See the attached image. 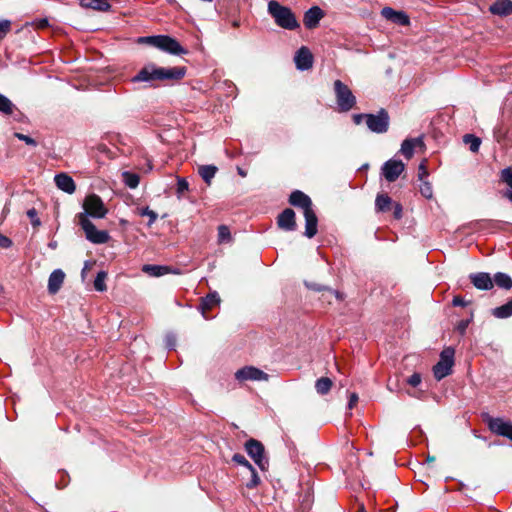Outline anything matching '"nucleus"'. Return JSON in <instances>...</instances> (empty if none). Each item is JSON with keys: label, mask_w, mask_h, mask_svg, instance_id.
I'll use <instances>...</instances> for the list:
<instances>
[{"label": "nucleus", "mask_w": 512, "mask_h": 512, "mask_svg": "<svg viewBox=\"0 0 512 512\" xmlns=\"http://www.w3.org/2000/svg\"><path fill=\"white\" fill-rule=\"evenodd\" d=\"M185 74V67H160L154 63H148L132 77L131 81L146 83L148 87H157L159 82L179 81Z\"/></svg>", "instance_id": "nucleus-1"}, {"label": "nucleus", "mask_w": 512, "mask_h": 512, "mask_svg": "<svg viewBox=\"0 0 512 512\" xmlns=\"http://www.w3.org/2000/svg\"><path fill=\"white\" fill-rule=\"evenodd\" d=\"M289 203L303 209L305 217V232L307 238H313L317 234L318 219L312 208V201L305 193L295 190L290 194Z\"/></svg>", "instance_id": "nucleus-2"}, {"label": "nucleus", "mask_w": 512, "mask_h": 512, "mask_svg": "<svg viewBox=\"0 0 512 512\" xmlns=\"http://www.w3.org/2000/svg\"><path fill=\"white\" fill-rule=\"evenodd\" d=\"M268 13L274 19L275 23L283 29L296 30L300 27L292 10L275 0H271L268 3Z\"/></svg>", "instance_id": "nucleus-3"}, {"label": "nucleus", "mask_w": 512, "mask_h": 512, "mask_svg": "<svg viewBox=\"0 0 512 512\" xmlns=\"http://www.w3.org/2000/svg\"><path fill=\"white\" fill-rule=\"evenodd\" d=\"M75 219L83 229L86 239L91 243L104 244L110 240L109 233L105 230H98L85 213H78Z\"/></svg>", "instance_id": "nucleus-4"}, {"label": "nucleus", "mask_w": 512, "mask_h": 512, "mask_svg": "<svg viewBox=\"0 0 512 512\" xmlns=\"http://www.w3.org/2000/svg\"><path fill=\"white\" fill-rule=\"evenodd\" d=\"M336 103L342 112L350 111L356 104V97L349 87L340 80L334 82Z\"/></svg>", "instance_id": "nucleus-5"}, {"label": "nucleus", "mask_w": 512, "mask_h": 512, "mask_svg": "<svg viewBox=\"0 0 512 512\" xmlns=\"http://www.w3.org/2000/svg\"><path fill=\"white\" fill-rule=\"evenodd\" d=\"M454 355L455 350L452 347H447L440 353V359L433 367L434 377L437 380H441L451 374L454 365Z\"/></svg>", "instance_id": "nucleus-6"}, {"label": "nucleus", "mask_w": 512, "mask_h": 512, "mask_svg": "<svg viewBox=\"0 0 512 512\" xmlns=\"http://www.w3.org/2000/svg\"><path fill=\"white\" fill-rule=\"evenodd\" d=\"M82 207L84 209L82 213H85L86 217L88 218L90 216L93 218L102 219L108 213V209L105 207L102 199L96 194L86 196Z\"/></svg>", "instance_id": "nucleus-7"}, {"label": "nucleus", "mask_w": 512, "mask_h": 512, "mask_svg": "<svg viewBox=\"0 0 512 512\" xmlns=\"http://www.w3.org/2000/svg\"><path fill=\"white\" fill-rule=\"evenodd\" d=\"M247 454L253 459L261 470L268 468V459L265 457L263 444L256 439H249L245 443Z\"/></svg>", "instance_id": "nucleus-8"}, {"label": "nucleus", "mask_w": 512, "mask_h": 512, "mask_svg": "<svg viewBox=\"0 0 512 512\" xmlns=\"http://www.w3.org/2000/svg\"><path fill=\"white\" fill-rule=\"evenodd\" d=\"M389 115L385 109H381L377 114L366 115V125L368 129L377 134L387 132L389 128Z\"/></svg>", "instance_id": "nucleus-9"}, {"label": "nucleus", "mask_w": 512, "mask_h": 512, "mask_svg": "<svg viewBox=\"0 0 512 512\" xmlns=\"http://www.w3.org/2000/svg\"><path fill=\"white\" fill-rule=\"evenodd\" d=\"M405 165L401 160L390 159L381 167V174L388 182H394L402 174Z\"/></svg>", "instance_id": "nucleus-10"}, {"label": "nucleus", "mask_w": 512, "mask_h": 512, "mask_svg": "<svg viewBox=\"0 0 512 512\" xmlns=\"http://www.w3.org/2000/svg\"><path fill=\"white\" fill-rule=\"evenodd\" d=\"M235 378L238 381H267L269 379V375L264 371L253 367V366H245L235 373Z\"/></svg>", "instance_id": "nucleus-11"}, {"label": "nucleus", "mask_w": 512, "mask_h": 512, "mask_svg": "<svg viewBox=\"0 0 512 512\" xmlns=\"http://www.w3.org/2000/svg\"><path fill=\"white\" fill-rule=\"evenodd\" d=\"M158 49L173 55H182L187 53V50L183 48L176 39L168 35H160Z\"/></svg>", "instance_id": "nucleus-12"}, {"label": "nucleus", "mask_w": 512, "mask_h": 512, "mask_svg": "<svg viewBox=\"0 0 512 512\" xmlns=\"http://www.w3.org/2000/svg\"><path fill=\"white\" fill-rule=\"evenodd\" d=\"M294 61L297 69L299 70H308L313 65V55L310 50L302 46L295 54Z\"/></svg>", "instance_id": "nucleus-13"}, {"label": "nucleus", "mask_w": 512, "mask_h": 512, "mask_svg": "<svg viewBox=\"0 0 512 512\" xmlns=\"http://www.w3.org/2000/svg\"><path fill=\"white\" fill-rule=\"evenodd\" d=\"M277 225L285 231H294L297 227L295 212L290 208L283 210L277 217Z\"/></svg>", "instance_id": "nucleus-14"}, {"label": "nucleus", "mask_w": 512, "mask_h": 512, "mask_svg": "<svg viewBox=\"0 0 512 512\" xmlns=\"http://www.w3.org/2000/svg\"><path fill=\"white\" fill-rule=\"evenodd\" d=\"M489 428L498 435L504 436L512 440V423L504 421L501 418L491 419Z\"/></svg>", "instance_id": "nucleus-15"}, {"label": "nucleus", "mask_w": 512, "mask_h": 512, "mask_svg": "<svg viewBox=\"0 0 512 512\" xmlns=\"http://www.w3.org/2000/svg\"><path fill=\"white\" fill-rule=\"evenodd\" d=\"M381 14L387 20H390L391 22L398 25L406 26L410 22L406 13L402 11H395L390 7H384L381 11Z\"/></svg>", "instance_id": "nucleus-16"}, {"label": "nucleus", "mask_w": 512, "mask_h": 512, "mask_svg": "<svg viewBox=\"0 0 512 512\" xmlns=\"http://www.w3.org/2000/svg\"><path fill=\"white\" fill-rule=\"evenodd\" d=\"M423 137L405 139L401 144L400 152L407 158H412L415 148H424Z\"/></svg>", "instance_id": "nucleus-17"}, {"label": "nucleus", "mask_w": 512, "mask_h": 512, "mask_svg": "<svg viewBox=\"0 0 512 512\" xmlns=\"http://www.w3.org/2000/svg\"><path fill=\"white\" fill-rule=\"evenodd\" d=\"M472 284L480 290H490L493 288V280L489 273L479 272L470 275Z\"/></svg>", "instance_id": "nucleus-18"}, {"label": "nucleus", "mask_w": 512, "mask_h": 512, "mask_svg": "<svg viewBox=\"0 0 512 512\" xmlns=\"http://www.w3.org/2000/svg\"><path fill=\"white\" fill-rule=\"evenodd\" d=\"M323 17V11L318 6H313L304 14V25L308 29L315 28Z\"/></svg>", "instance_id": "nucleus-19"}, {"label": "nucleus", "mask_w": 512, "mask_h": 512, "mask_svg": "<svg viewBox=\"0 0 512 512\" xmlns=\"http://www.w3.org/2000/svg\"><path fill=\"white\" fill-rule=\"evenodd\" d=\"M54 181H55L56 186L60 190L66 192L68 194H72L75 192V189H76L75 182L72 179V177H70L69 175H67L65 173L57 174L54 177Z\"/></svg>", "instance_id": "nucleus-20"}, {"label": "nucleus", "mask_w": 512, "mask_h": 512, "mask_svg": "<svg viewBox=\"0 0 512 512\" xmlns=\"http://www.w3.org/2000/svg\"><path fill=\"white\" fill-rule=\"evenodd\" d=\"M489 11L497 16H508L512 14L511 0H496L490 7Z\"/></svg>", "instance_id": "nucleus-21"}, {"label": "nucleus", "mask_w": 512, "mask_h": 512, "mask_svg": "<svg viewBox=\"0 0 512 512\" xmlns=\"http://www.w3.org/2000/svg\"><path fill=\"white\" fill-rule=\"evenodd\" d=\"M64 278L65 273L61 269H56L50 274L48 279V291L50 294H56L60 290Z\"/></svg>", "instance_id": "nucleus-22"}, {"label": "nucleus", "mask_w": 512, "mask_h": 512, "mask_svg": "<svg viewBox=\"0 0 512 512\" xmlns=\"http://www.w3.org/2000/svg\"><path fill=\"white\" fill-rule=\"evenodd\" d=\"M220 303V297L217 292L209 293L206 297L202 298L199 305V311L205 319H209L206 314L207 310L212 309Z\"/></svg>", "instance_id": "nucleus-23"}, {"label": "nucleus", "mask_w": 512, "mask_h": 512, "mask_svg": "<svg viewBox=\"0 0 512 512\" xmlns=\"http://www.w3.org/2000/svg\"><path fill=\"white\" fill-rule=\"evenodd\" d=\"M110 0H80V4L86 8L99 11H108L111 8Z\"/></svg>", "instance_id": "nucleus-24"}, {"label": "nucleus", "mask_w": 512, "mask_h": 512, "mask_svg": "<svg viewBox=\"0 0 512 512\" xmlns=\"http://www.w3.org/2000/svg\"><path fill=\"white\" fill-rule=\"evenodd\" d=\"M218 168L214 165H201L198 168V173L207 185L211 184Z\"/></svg>", "instance_id": "nucleus-25"}, {"label": "nucleus", "mask_w": 512, "mask_h": 512, "mask_svg": "<svg viewBox=\"0 0 512 512\" xmlns=\"http://www.w3.org/2000/svg\"><path fill=\"white\" fill-rule=\"evenodd\" d=\"M492 280L493 284L495 283L499 288L506 290L512 288V278L506 273L498 272L494 275Z\"/></svg>", "instance_id": "nucleus-26"}, {"label": "nucleus", "mask_w": 512, "mask_h": 512, "mask_svg": "<svg viewBox=\"0 0 512 512\" xmlns=\"http://www.w3.org/2000/svg\"><path fill=\"white\" fill-rule=\"evenodd\" d=\"M492 315L499 319H505L512 316V299L504 305L492 309Z\"/></svg>", "instance_id": "nucleus-27"}, {"label": "nucleus", "mask_w": 512, "mask_h": 512, "mask_svg": "<svg viewBox=\"0 0 512 512\" xmlns=\"http://www.w3.org/2000/svg\"><path fill=\"white\" fill-rule=\"evenodd\" d=\"M392 199L387 194H378L375 200V208L378 212L390 210Z\"/></svg>", "instance_id": "nucleus-28"}, {"label": "nucleus", "mask_w": 512, "mask_h": 512, "mask_svg": "<svg viewBox=\"0 0 512 512\" xmlns=\"http://www.w3.org/2000/svg\"><path fill=\"white\" fill-rule=\"evenodd\" d=\"M16 110L17 108L12 101L0 93V113L4 115H13Z\"/></svg>", "instance_id": "nucleus-29"}, {"label": "nucleus", "mask_w": 512, "mask_h": 512, "mask_svg": "<svg viewBox=\"0 0 512 512\" xmlns=\"http://www.w3.org/2000/svg\"><path fill=\"white\" fill-rule=\"evenodd\" d=\"M332 384H333V382L330 378L321 377L316 381L315 389L318 394L326 395L330 391Z\"/></svg>", "instance_id": "nucleus-30"}, {"label": "nucleus", "mask_w": 512, "mask_h": 512, "mask_svg": "<svg viewBox=\"0 0 512 512\" xmlns=\"http://www.w3.org/2000/svg\"><path fill=\"white\" fill-rule=\"evenodd\" d=\"M143 271L151 276L160 277L168 273V267L160 265H144Z\"/></svg>", "instance_id": "nucleus-31"}, {"label": "nucleus", "mask_w": 512, "mask_h": 512, "mask_svg": "<svg viewBox=\"0 0 512 512\" xmlns=\"http://www.w3.org/2000/svg\"><path fill=\"white\" fill-rule=\"evenodd\" d=\"M306 286L311 289V290H315V291H323V292H327L328 294L330 295H335V298L339 301H342L344 300V295L339 292V291H336V290H333L329 287H325V286H321L319 284H315V283H312V284H306Z\"/></svg>", "instance_id": "nucleus-32"}, {"label": "nucleus", "mask_w": 512, "mask_h": 512, "mask_svg": "<svg viewBox=\"0 0 512 512\" xmlns=\"http://www.w3.org/2000/svg\"><path fill=\"white\" fill-rule=\"evenodd\" d=\"M463 142L469 145L471 152L476 153L479 151L481 139L473 134H466L463 136Z\"/></svg>", "instance_id": "nucleus-33"}, {"label": "nucleus", "mask_w": 512, "mask_h": 512, "mask_svg": "<svg viewBox=\"0 0 512 512\" xmlns=\"http://www.w3.org/2000/svg\"><path fill=\"white\" fill-rule=\"evenodd\" d=\"M122 179L126 186L131 189L136 188L139 185V175L136 173L125 171L122 173Z\"/></svg>", "instance_id": "nucleus-34"}, {"label": "nucleus", "mask_w": 512, "mask_h": 512, "mask_svg": "<svg viewBox=\"0 0 512 512\" xmlns=\"http://www.w3.org/2000/svg\"><path fill=\"white\" fill-rule=\"evenodd\" d=\"M107 278V273L105 271H100L97 273V276L94 280V288L99 292H103L107 289L105 280Z\"/></svg>", "instance_id": "nucleus-35"}, {"label": "nucleus", "mask_w": 512, "mask_h": 512, "mask_svg": "<svg viewBox=\"0 0 512 512\" xmlns=\"http://www.w3.org/2000/svg\"><path fill=\"white\" fill-rule=\"evenodd\" d=\"M137 211L139 215L149 217L148 226H151L158 217L157 213L153 210H150L149 207L137 208Z\"/></svg>", "instance_id": "nucleus-36"}, {"label": "nucleus", "mask_w": 512, "mask_h": 512, "mask_svg": "<svg viewBox=\"0 0 512 512\" xmlns=\"http://www.w3.org/2000/svg\"><path fill=\"white\" fill-rule=\"evenodd\" d=\"M218 239L220 242L231 241V233L227 226L221 225L218 227Z\"/></svg>", "instance_id": "nucleus-37"}, {"label": "nucleus", "mask_w": 512, "mask_h": 512, "mask_svg": "<svg viewBox=\"0 0 512 512\" xmlns=\"http://www.w3.org/2000/svg\"><path fill=\"white\" fill-rule=\"evenodd\" d=\"M250 474H251V478L250 480L246 483V487L249 488V489H252V488H255L257 487L259 484H260V478L255 470L254 467H251L250 469H248Z\"/></svg>", "instance_id": "nucleus-38"}, {"label": "nucleus", "mask_w": 512, "mask_h": 512, "mask_svg": "<svg viewBox=\"0 0 512 512\" xmlns=\"http://www.w3.org/2000/svg\"><path fill=\"white\" fill-rule=\"evenodd\" d=\"M159 40H160V35L145 36V37H140L138 39V43L149 44L151 46H154V47L158 48Z\"/></svg>", "instance_id": "nucleus-39"}, {"label": "nucleus", "mask_w": 512, "mask_h": 512, "mask_svg": "<svg viewBox=\"0 0 512 512\" xmlns=\"http://www.w3.org/2000/svg\"><path fill=\"white\" fill-rule=\"evenodd\" d=\"M11 24L10 20H0V41L11 31Z\"/></svg>", "instance_id": "nucleus-40"}, {"label": "nucleus", "mask_w": 512, "mask_h": 512, "mask_svg": "<svg viewBox=\"0 0 512 512\" xmlns=\"http://www.w3.org/2000/svg\"><path fill=\"white\" fill-rule=\"evenodd\" d=\"M420 192L427 199H430L433 196L432 186L426 180L422 181V184L420 186Z\"/></svg>", "instance_id": "nucleus-41"}, {"label": "nucleus", "mask_w": 512, "mask_h": 512, "mask_svg": "<svg viewBox=\"0 0 512 512\" xmlns=\"http://www.w3.org/2000/svg\"><path fill=\"white\" fill-rule=\"evenodd\" d=\"M189 184L184 178H177V195L178 197H182L183 193L188 191Z\"/></svg>", "instance_id": "nucleus-42"}, {"label": "nucleus", "mask_w": 512, "mask_h": 512, "mask_svg": "<svg viewBox=\"0 0 512 512\" xmlns=\"http://www.w3.org/2000/svg\"><path fill=\"white\" fill-rule=\"evenodd\" d=\"M501 179L512 189V168L508 167L501 171Z\"/></svg>", "instance_id": "nucleus-43"}, {"label": "nucleus", "mask_w": 512, "mask_h": 512, "mask_svg": "<svg viewBox=\"0 0 512 512\" xmlns=\"http://www.w3.org/2000/svg\"><path fill=\"white\" fill-rule=\"evenodd\" d=\"M27 216L30 218L33 227L37 228L41 225V221L35 208L29 209L27 211Z\"/></svg>", "instance_id": "nucleus-44"}, {"label": "nucleus", "mask_w": 512, "mask_h": 512, "mask_svg": "<svg viewBox=\"0 0 512 512\" xmlns=\"http://www.w3.org/2000/svg\"><path fill=\"white\" fill-rule=\"evenodd\" d=\"M232 460L239 464V465H242L244 467H246L247 469H250L251 467H253L249 461L245 458L244 455L242 454H234L233 457H232Z\"/></svg>", "instance_id": "nucleus-45"}, {"label": "nucleus", "mask_w": 512, "mask_h": 512, "mask_svg": "<svg viewBox=\"0 0 512 512\" xmlns=\"http://www.w3.org/2000/svg\"><path fill=\"white\" fill-rule=\"evenodd\" d=\"M14 136H15L16 138H18L19 140L24 141V142H25L27 145H29V146H33V147L37 146V142H36V140H34L33 138H31V137H30V136H28V135H25V134H22V133H18V132H16V133L14 134Z\"/></svg>", "instance_id": "nucleus-46"}, {"label": "nucleus", "mask_w": 512, "mask_h": 512, "mask_svg": "<svg viewBox=\"0 0 512 512\" xmlns=\"http://www.w3.org/2000/svg\"><path fill=\"white\" fill-rule=\"evenodd\" d=\"M31 26L36 29H44L49 26V22L47 18L36 19L30 23Z\"/></svg>", "instance_id": "nucleus-47"}, {"label": "nucleus", "mask_w": 512, "mask_h": 512, "mask_svg": "<svg viewBox=\"0 0 512 512\" xmlns=\"http://www.w3.org/2000/svg\"><path fill=\"white\" fill-rule=\"evenodd\" d=\"M428 176V171L426 167V161L420 163L418 167V178L420 181H424Z\"/></svg>", "instance_id": "nucleus-48"}, {"label": "nucleus", "mask_w": 512, "mask_h": 512, "mask_svg": "<svg viewBox=\"0 0 512 512\" xmlns=\"http://www.w3.org/2000/svg\"><path fill=\"white\" fill-rule=\"evenodd\" d=\"M407 383L413 387L418 386L421 383V375L419 373L412 374L408 379Z\"/></svg>", "instance_id": "nucleus-49"}, {"label": "nucleus", "mask_w": 512, "mask_h": 512, "mask_svg": "<svg viewBox=\"0 0 512 512\" xmlns=\"http://www.w3.org/2000/svg\"><path fill=\"white\" fill-rule=\"evenodd\" d=\"M12 245V241L5 235L0 233V247L9 248Z\"/></svg>", "instance_id": "nucleus-50"}, {"label": "nucleus", "mask_w": 512, "mask_h": 512, "mask_svg": "<svg viewBox=\"0 0 512 512\" xmlns=\"http://www.w3.org/2000/svg\"><path fill=\"white\" fill-rule=\"evenodd\" d=\"M358 395L357 393H351L350 396H349V402H348V408L349 409H352L355 407V405L357 404L358 402Z\"/></svg>", "instance_id": "nucleus-51"}, {"label": "nucleus", "mask_w": 512, "mask_h": 512, "mask_svg": "<svg viewBox=\"0 0 512 512\" xmlns=\"http://www.w3.org/2000/svg\"><path fill=\"white\" fill-rule=\"evenodd\" d=\"M394 217L400 219L402 217V206L399 203H394Z\"/></svg>", "instance_id": "nucleus-52"}, {"label": "nucleus", "mask_w": 512, "mask_h": 512, "mask_svg": "<svg viewBox=\"0 0 512 512\" xmlns=\"http://www.w3.org/2000/svg\"><path fill=\"white\" fill-rule=\"evenodd\" d=\"M452 304H453L454 306H462V307H464V306H466V305H467V302H466L462 297H460V296H455V297L453 298Z\"/></svg>", "instance_id": "nucleus-53"}, {"label": "nucleus", "mask_w": 512, "mask_h": 512, "mask_svg": "<svg viewBox=\"0 0 512 512\" xmlns=\"http://www.w3.org/2000/svg\"><path fill=\"white\" fill-rule=\"evenodd\" d=\"M366 115H369V113H362V114H355L353 115V121L356 125L361 124L362 120H366Z\"/></svg>", "instance_id": "nucleus-54"}, {"label": "nucleus", "mask_w": 512, "mask_h": 512, "mask_svg": "<svg viewBox=\"0 0 512 512\" xmlns=\"http://www.w3.org/2000/svg\"><path fill=\"white\" fill-rule=\"evenodd\" d=\"M175 345V338L173 336L167 337V346L172 348Z\"/></svg>", "instance_id": "nucleus-55"}, {"label": "nucleus", "mask_w": 512, "mask_h": 512, "mask_svg": "<svg viewBox=\"0 0 512 512\" xmlns=\"http://www.w3.org/2000/svg\"><path fill=\"white\" fill-rule=\"evenodd\" d=\"M331 297H335V295H330V294H328L327 292H324V293L322 294V298H323V300H326L329 304L331 303V300H330V299H331Z\"/></svg>", "instance_id": "nucleus-56"}, {"label": "nucleus", "mask_w": 512, "mask_h": 512, "mask_svg": "<svg viewBox=\"0 0 512 512\" xmlns=\"http://www.w3.org/2000/svg\"><path fill=\"white\" fill-rule=\"evenodd\" d=\"M90 266H91V264H90L89 262H86V263H85V265H84V267H83V269H82V272H81V275H82V277H83V278L85 277L86 272H87V270L90 268Z\"/></svg>", "instance_id": "nucleus-57"}, {"label": "nucleus", "mask_w": 512, "mask_h": 512, "mask_svg": "<svg viewBox=\"0 0 512 512\" xmlns=\"http://www.w3.org/2000/svg\"><path fill=\"white\" fill-rule=\"evenodd\" d=\"M467 325H468V323H467V322H464V321H462V322L459 324L458 329L461 331V333H464V332H465V330H466V328H467Z\"/></svg>", "instance_id": "nucleus-58"}, {"label": "nucleus", "mask_w": 512, "mask_h": 512, "mask_svg": "<svg viewBox=\"0 0 512 512\" xmlns=\"http://www.w3.org/2000/svg\"><path fill=\"white\" fill-rule=\"evenodd\" d=\"M494 134H495V138H496V140H497L498 142H500V141H501V138H502V135H501L500 130H495V131H494Z\"/></svg>", "instance_id": "nucleus-59"}, {"label": "nucleus", "mask_w": 512, "mask_h": 512, "mask_svg": "<svg viewBox=\"0 0 512 512\" xmlns=\"http://www.w3.org/2000/svg\"><path fill=\"white\" fill-rule=\"evenodd\" d=\"M505 196L512 202V190L505 192Z\"/></svg>", "instance_id": "nucleus-60"}, {"label": "nucleus", "mask_w": 512, "mask_h": 512, "mask_svg": "<svg viewBox=\"0 0 512 512\" xmlns=\"http://www.w3.org/2000/svg\"><path fill=\"white\" fill-rule=\"evenodd\" d=\"M239 25H240V22H239L238 20H234V21L232 22V26H233V27H238Z\"/></svg>", "instance_id": "nucleus-61"}, {"label": "nucleus", "mask_w": 512, "mask_h": 512, "mask_svg": "<svg viewBox=\"0 0 512 512\" xmlns=\"http://www.w3.org/2000/svg\"><path fill=\"white\" fill-rule=\"evenodd\" d=\"M8 211H9V210H8L7 206H5V207L3 208V214H4V216L7 214V212H8Z\"/></svg>", "instance_id": "nucleus-62"}, {"label": "nucleus", "mask_w": 512, "mask_h": 512, "mask_svg": "<svg viewBox=\"0 0 512 512\" xmlns=\"http://www.w3.org/2000/svg\"><path fill=\"white\" fill-rule=\"evenodd\" d=\"M239 174H240L241 176H243V177L246 175V173H245L244 171H242V170H239Z\"/></svg>", "instance_id": "nucleus-63"}, {"label": "nucleus", "mask_w": 512, "mask_h": 512, "mask_svg": "<svg viewBox=\"0 0 512 512\" xmlns=\"http://www.w3.org/2000/svg\"><path fill=\"white\" fill-rule=\"evenodd\" d=\"M360 512H366L363 505L360 507Z\"/></svg>", "instance_id": "nucleus-64"}]
</instances>
